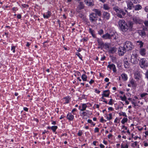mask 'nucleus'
Masks as SVG:
<instances>
[{
	"instance_id": "nucleus-1",
	"label": "nucleus",
	"mask_w": 148,
	"mask_h": 148,
	"mask_svg": "<svg viewBox=\"0 0 148 148\" xmlns=\"http://www.w3.org/2000/svg\"><path fill=\"white\" fill-rule=\"evenodd\" d=\"M118 23L121 29L123 32L127 31L128 29L131 30L133 25L132 22L129 21L126 23L123 20H119Z\"/></svg>"
},
{
	"instance_id": "nucleus-2",
	"label": "nucleus",
	"mask_w": 148,
	"mask_h": 148,
	"mask_svg": "<svg viewBox=\"0 0 148 148\" xmlns=\"http://www.w3.org/2000/svg\"><path fill=\"white\" fill-rule=\"evenodd\" d=\"M128 9L131 10L134 7L133 3L136 4L138 2V0H126Z\"/></svg>"
},
{
	"instance_id": "nucleus-3",
	"label": "nucleus",
	"mask_w": 148,
	"mask_h": 148,
	"mask_svg": "<svg viewBox=\"0 0 148 148\" xmlns=\"http://www.w3.org/2000/svg\"><path fill=\"white\" fill-rule=\"evenodd\" d=\"M124 47L127 51H129L134 48V46L131 42L126 41L124 44Z\"/></svg>"
},
{
	"instance_id": "nucleus-4",
	"label": "nucleus",
	"mask_w": 148,
	"mask_h": 148,
	"mask_svg": "<svg viewBox=\"0 0 148 148\" xmlns=\"http://www.w3.org/2000/svg\"><path fill=\"white\" fill-rule=\"evenodd\" d=\"M137 54L135 52H133V53L131 56V62L134 64L137 63L139 60Z\"/></svg>"
},
{
	"instance_id": "nucleus-5",
	"label": "nucleus",
	"mask_w": 148,
	"mask_h": 148,
	"mask_svg": "<svg viewBox=\"0 0 148 148\" xmlns=\"http://www.w3.org/2000/svg\"><path fill=\"white\" fill-rule=\"evenodd\" d=\"M139 65L142 68H144L145 67L148 66L147 62L145 58L141 59L139 61Z\"/></svg>"
},
{
	"instance_id": "nucleus-6",
	"label": "nucleus",
	"mask_w": 148,
	"mask_h": 148,
	"mask_svg": "<svg viewBox=\"0 0 148 148\" xmlns=\"http://www.w3.org/2000/svg\"><path fill=\"white\" fill-rule=\"evenodd\" d=\"M113 9L117 14L118 13H121L123 16H124L125 14V13L124 12L123 9L119 8L118 7L115 6L113 8Z\"/></svg>"
},
{
	"instance_id": "nucleus-7",
	"label": "nucleus",
	"mask_w": 148,
	"mask_h": 148,
	"mask_svg": "<svg viewBox=\"0 0 148 148\" xmlns=\"http://www.w3.org/2000/svg\"><path fill=\"white\" fill-rule=\"evenodd\" d=\"M97 18V16L94 13H92L90 14L89 20L92 22L96 21Z\"/></svg>"
},
{
	"instance_id": "nucleus-8",
	"label": "nucleus",
	"mask_w": 148,
	"mask_h": 148,
	"mask_svg": "<svg viewBox=\"0 0 148 148\" xmlns=\"http://www.w3.org/2000/svg\"><path fill=\"white\" fill-rule=\"evenodd\" d=\"M118 52L120 56H122L125 53L127 50L123 47H121L118 49Z\"/></svg>"
},
{
	"instance_id": "nucleus-9",
	"label": "nucleus",
	"mask_w": 148,
	"mask_h": 148,
	"mask_svg": "<svg viewBox=\"0 0 148 148\" xmlns=\"http://www.w3.org/2000/svg\"><path fill=\"white\" fill-rule=\"evenodd\" d=\"M97 41L98 43L99 44V45L100 46V47H101L102 46L105 45L107 48H109V46L108 45V44L106 43L104 44L103 41L101 40H100L99 38H97Z\"/></svg>"
},
{
	"instance_id": "nucleus-10",
	"label": "nucleus",
	"mask_w": 148,
	"mask_h": 148,
	"mask_svg": "<svg viewBox=\"0 0 148 148\" xmlns=\"http://www.w3.org/2000/svg\"><path fill=\"white\" fill-rule=\"evenodd\" d=\"M85 2L88 6H92L94 5L93 0H85Z\"/></svg>"
},
{
	"instance_id": "nucleus-11",
	"label": "nucleus",
	"mask_w": 148,
	"mask_h": 148,
	"mask_svg": "<svg viewBox=\"0 0 148 148\" xmlns=\"http://www.w3.org/2000/svg\"><path fill=\"white\" fill-rule=\"evenodd\" d=\"M108 68H109L110 69H112L113 71L114 72H116V70L115 65L113 64H109L107 66Z\"/></svg>"
},
{
	"instance_id": "nucleus-12",
	"label": "nucleus",
	"mask_w": 148,
	"mask_h": 148,
	"mask_svg": "<svg viewBox=\"0 0 148 148\" xmlns=\"http://www.w3.org/2000/svg\"><path fill=\"white\" fill-rule=\"evenodd\" d=\"M133 20L135 23L141 24L142 23V21L139 19L138 17H134L133 18Z\"/></svg>"
},
{
	"instance_id": "nucleus-13",
	"label": "nucleus",
	"mask_w": 148,
	"mask_h": 148,
	"mask_svg": "<svg viewBox=\"0 0 148 148\" xmlns=\"http://www.w3.org/2000/svg\"><path fill=\"white\" fill-rule=\"evenodd\" d=\"M93 11L95 13V14H96V16L98 15L99 16H101V11L98 9H93Z\"/></svg>"
},
{
	"instance_id": "nucleus-14",
	"label": "nucleus",
	"mask_w": 148,
	"mask_h": 148,
	"mask_svg": "<svg viewBox=\"0 0 148 148\" xmlns=\"http://www.w3.org/2000/svg\"><path fill=\"white\" fill-rule=\"evenodd\" d=\"M110 39H111L112 37H113V38L115 40H116L118 38L117 34L116 32H113L110 34Z\"/></svg>"
},
{
	"instance_id": "nucleus-15",
	"label": "nucleus",
	"mask_w": 148,
	"mask_h": 148,
	"mask_svg": "<svg viewBox=\"0 0 148 148\" xmlns=\"http://www.w3.org/2000/svg\"><path fill=\"white\" fill-rule=\"evenodd\" d=\"M138 33L139 35L141 37L144 38L145 36L146 33L145 31L143 30H139L138 31Z\"/></svg>"
},
{
	"instance_id": "nucleus-16",
	"label": "nucleus",
	"mask_w": 148,
	"mask_h": 148,
	"mask_svg": "<svg viewBox=\"0 0 148 148\" xmlns=\"http://www.w3.org/2000/svg\"><path fill=\"white\" fill-rule=\"evenodd\" d=\"M117 51V49L115 47H111L109 49L108 52L109 53H114Z\"/></svg>"
},
{
	"instance_id": "nucleus-17",
	"label": "nucleus",
	"mask_w": 148,
	"mask_h": 148,
	"mask_svg": "<svg viewBox=\"0 0 148 148\" xmlns=\"http://www.w3.org/2000/svg\"><path fill=\"white\" fill-rule=\"evenodd\" d=\"M102 37L105 39H110V34H109L108 33H107L103 35L102 36Z\"/></svg>"
},
{
	"instance_id": "nucleus-18",
	"label": "nucleus",
	"mask_w": 148,
	"mask_h": 148,
	"mask_svg": "<svg viewBox=\"0 0 148 148\" xmlns=\"http://www.w3.org/2000/svg\"><path fill=\"white\" fill-rule=\"evenodd\" d=\"M110 92L109 90L103 91L102 96H104L105 97H108L110 95Z\"/></svg>"
},
{
	"instance_id": "nucleus-19",
	"label": "nucleus",
	"mask_w": 148,
	"mask_h": 148,
	"mask_svg": "<svg viewBox=\"0 0 148 148\" xmlns=\"http://www.w3.org/2000/svg\"><path fill=\"white\" fill-rule=\"evenodd\" d=\"M89 32L90 33L92 36L94 38H95L96 37V35L95 34V31L94 30H93L91 28H89Z\"/></svg>"
},
{
	"instance_id": "nucleus-20",
	"label": "nucleus",
	"mask_w": 148,
	"mask_h": 148,
	"mask_svg": "<svg viewBox=\"0 0 148 148\" xmlns=\"http://www.w3.org/2000/svg\"><path fill=\"white\" fill-rule=\"evenodd\" d=\"M67 118L69 121L72 120L74 118V116L71 113L69 114L67 116Z\"/></svg>"
},
{
	"instance_id": "nucleus-21",
	"label": "nucleus",
	"mask_w": 148,
	"mask_h": 148,
	"mask_svg": "<svg viewBox=\"0 0 148 148\" xmlns=\"http://www.w3.org/2000/svg\"><path fill=\"white\" fill-rule=\"evenodd\" d=\"M103 16L107 20H108L110 18V14L107 12H104L103 13Z\"/></svg>"
},
{
	"instance_id": "nucleus-22",
	"label": "nucleus",
	"mask_w": 148,
	"mask_h": 148,
	"mask_svg": "<svg viewBox=\"0 0 148 148\" xmlns=\"http://www.w3.org/2000/svg\"><path fill=\"white\" fill-rule=\"evenodd\" d=\"M51 13L50 12L48 11L47 12L44 14L43 16L45 18H48L51 15Z\"/></svg>"
},
{
	"instance_id": "nucleus-23",
	"label": "nucleus",
	"mask_w": 148,
	"mask_h": 148,
	"mask_svg": "<svg viewBox=\"0 0 148 148\" xmlns=\"http://www.w3.org/2000/svg\"><path fill=\"white\" fill-rule=\"evenodd\" d=\"M146 50L144 48L141 49L140 51V53L142 56H144L146 53Z\"/></svg>"
},
{
	"instance_id": "nucleus-24",
	"label": "nucleus",
	"mask_w": 148,
	"mask_h": 148,
	"mask_svg": "<svg viewBox=\"0 0 148 148\" xmlns=\"http://www.w3.org/2000/svg\"><path fill=\"white\" fill-rule=\"evenodd\" d=\"M133 8H134V9L135 10H137L141 9L142 7L140 5L138 4L136 5L135 6H134Z\"/></svg>"
},
{
	"instance_id": "nucleus-25",
	"label": "nucleus",
	"mask_w": 148,
	"mask_h": 148,
	"mask_svg": "<svg viewBox=\"0 0 148 148\" xmlns=\"http://www.w3.org/2000/svg\"><path fill=\"white\" fill-rule=\"evenodd\" d=\"M136 43L139 46L140 48L143 47L144 43L142 41H136Z\"/></svg>"
},
{
	"instance_id": "nucleus-26",
	"label": "nucleus",
	"mask_w": 148,
	"mask_h": 148,
	"mask_svg": "<svg viewBox=\"0 0 148 148\" xmlns=\"http://www.w3.org/2000/svg\"><path fill=\"white\" fill-rule=\"evenodd\" d=\"M124 66L126 68H128L129 67V63L128 61L126 59L124 60Z\"/></svg>"
},
{
	"instance_id": "nucleus-27",
	"label": "nucleus",
	"mask_w": 148,
	"mask_h": 148,
	"mask_svg": "<svg viewBox=\"0 0 148 148\" xmlns=\"http://www.w3.org/2000/svg\"><path fill=\"white\" fill-rule=\"evenodd\" d=\"M130 83L132 84V86L133 87H135L137 85V84L134 81V80L132 79L130 81Z\"/></svg>"
},
{
	"instance_id": "nucleus-28",
	"label": "nucleus",
	"mask_w": 148,
	"mask_h": 148,
	"mask_svg": "<svg viewBox=\"0 0 148 148\" xmlns=\"http://www.w3.org/2000/svg\"><path fill=\"white\" fill-rule=\"evenodd\" d=\"M87 107L86 105L85 104H83L82 105V108L80 109V108L81 107L80 106H79V109L81 111H83L84 110H86V109Z\"/></svg>"
},
{
	"instance_id": "nucleus-29",
	"label": "nucleus",
	"mask_w": 148,
	"mask_h": 148,
	"mask_svg": "<svg viewBox=\"0 0 148 148\" xmlns=\"http://www.w3.org/2000/svg\"><path fill=\"white\" fill-rule=\"evenodd\" d=\"M121 76L122 79H123L125 81L127 79V77L126 74L123 73L121 75Z\"/></svg>"
},
{
	"instance_id": "nucleus-30",
	"label": "nucleus",
	"mask_w": 148,
	"mask_h": 148,
	"mask_svg": "<svg viewBox=\"0 0 148 148\" xmlns=\"http://www.w3.org/2000/svg\"><path fill=\"white\" fill-rule=\"evenodd\" d=\"M87 76L85 74L83 75L82 76V78L83 81H86L87 80Z\"/></svg>"
},
{
	"instance_id": "nucleus-31",
	"label": "nucleus",
	"mask_w": 148,
	"mask_h": 148,
	"mask_svg": "<svg viewBox=\"0 0 148 148\" xmlns=\"http://www.w3.org/2000/svg\"><path fill=\"white\" fill-rule=\"evenodd\" d=\"M103 8L106 10H109L110 8L107 4H104L103 6Z\"/></svg>"
},
{
	"instance_id": "nucleus-32",
	"label": "nucleus",
	"mask_w": 148,
	"mask_h": 148,
	"mask_svg": "<svg viewBox=\"0 0 148 148\" xmlns=\"http://www.w3.org/2000/svg\"><path fill=\"white\" fill-rule=\"evenodd\" d=\"M79 7L80 9L83 8L84 7V4L82 2H80L79 3Z\"/></svg>"
},
{
	"instance_id": "nucleus-33",
	"label": "nucleus",
	"mask_w": 148,
	"mask_h": 148,
	"mask_svg": "<svg viewBox=\"0 0 148 148\" xmlns=\"http://www.w3.org/2000/svg\"><path fill=\"white\" fill-rule=\"evenodd\" d=\"M127 118H123V119L121 121V123L124 124L125 123L127 122Z\"/></svg>"
},
{
	"instance_id": "nucleus-34",
	"label": "nucleus",
	"mask_w": 148,
	"mask_h": 148,
	"mask_svg": "<svg viewBox=\"0 0 148 148\" xmlns=\"http://www.w3.org/2000/svg\"><path fill=\"white\" fill-rule=\"evenodd\" d=\"M70 98L69 97H65V103H68L70 101Z\"/></svg>"
},
{
	"instance_id": "nucleus-35",
	"label": "nucleus",
	"mask_w": 148,
	"mask_h": 148,
	"mask_svg": "<svg viewBox=\"0 0 148 148\" xmlns=\"http://www.w3.org/2000/svg\"><path fill=\"white\" fill-rule=\"evenodd\" d=\"M57 128V127L56 126H53L51 127V129L53 132H55Z\"/></svg>"
},
{
	"instance_id": "nucleus-36",
	"label": "nucleus",
	"mask_w": 148,
	"mask_h": 148,
	"mask_svg": "<svg viewBox=\"0 0 148 148\" xmlns=\"http://www.w3.org/2000/svg\"><path fill=\"white\" fill-rule=\"evenodd\" d=\"M119 115L120 116H121V115H122L123 116H125L126 117H127V115H126V113H125V112H120V113H119Z\"/></svg>"
},
{
	"instance_id": "nucleus-37",
	"label": "nucleus",
	"mask_w": 148,
	"mask_h": 148,
	"mask_svg": "<svg viewBox=\"0 0 148 148\" xmlns=\"http://www.w3.org/2000/svg\"><path fill=\"white\" fill-rule=\"evenodd\" d=\"M148 95V94L147 93H143V94H141L140 95V96L141 97H145V96H146Z\"/></svg>"
},
{
	"instance_id": "nucleus-38",
	"label": "nucleus",
	"mask_w": 148,
	"mask_h": 148,
	"mask_svg": "<svg viewBox=\"0 0 148 148\" xmlns=\"http://www.w3.org/2000/svg\"><path fill=\"white\" fill-rule=\"evenodd\" d=\"M98 33L99 34H102L103 33V31L102 29H100L98 31Z\"/></svg>"
},
{
	"instance_id": "nucleus-39",
	"label": "nucleus",
	"mask_w": 148,
	"mask_h": 148,
	"mask_svg": "<svg viewBox=\"0 0 148 148\" xmlns=\"http://www.w3.org/2000/svg\"><path fill=\"white\" fill-rule=\"evenodd\" d=\"M108 115L109 116V117H107V118L108 120H110L112 118V114L110 113Z\"/></svg>"
},
{
	"instance_id": "nucleus-40",
	"label": "nucleus",
	"mask_w": 148,
	"mask_h": 148,
	"mask_svg": "<svg viewBox=\"0 0 148 148\" xmlns=\"http://www.w3.org/2000/svg\"><path fill=\"white\" fill-rule=\"evenodd\" d=\"M76 55H77L81 59H82V56L81 55L80 53L78 52H77L76 54Z\"/></svg>"
},
{
	"instance_id": "nucleus-41",
	"label": "nucleus",
	"mask_w": 148,
	"mask_h": 148,
	"mask_svg": "<svg viewBox=\"0 0 148 148\" xmlns=\"http://www.w3.org/2000/svg\"><path fill=\"white\" fill-rule=\"evenodd\" d=\"M112 101H113L112 99H110V101H109V102H108V104L110 105H112L113 104Z\"/></svg>"
},
{
	"instance_id": "nucleus-42",
	"label": "nucleus",
	"mask_w": 148,
	"mask_h": 148,
	"mask_svg": "<svg viewBox=\"0 0 148 148\" xmlns=\"http://www.w3.org/2000/svg\"><path fill=\"white\" fill-rule=\"evenodd\" d=\"M121 13H117V16L121 18H123V16L122 15L120 14Z\"/></svg>"
},
{
	"instance_id": "nucleus-43",
	"label": "nucleus",
	"mask_w": 148,
	"mask_h": 148,
	"mask_svg": "<svg viewBox=\"0 0 148 148\" xmlns=\"http://www.w3.org/2000/svg\"><path fill=\"white\" fill-rule=\"evenodd\" d=\"M121 100L123 101H125L127 99L126 97L124 96L123 97H121Z\"/></svg>"
},
{
	"instance_id": "nucleus-44",
	"label": "nucleus",
	"mask_w": 148,
	"mask_h": 148,
	"mask_svg": "<svg viewBox=\"0 0 148 148\" xmlns=\"http://www.w3.org/2000/svg\"><path fill=\"white\" fill-rule=\"evenodd\" d=\"M144 24L146 26L148 27V21H145L144 22Z\"/></svg>"
},
{
	"instance_id": "nucleus-45",
	"label": "nucleus",
	"mask_w": 148,
	"mask_h": 148,
	"mask_svg": "<svg viewBox=\"0 0 148 148\" xmlns=\"http://www.w3.org/2000/svg\"><path fill=\"white\" fill-rule=\"evenodd\" d=\"M15 46H12V47L11 50H12L13 51V53H14L15 52Z\"/></svg>"
},
{
	"instance_id": "nucleus-46",
	"label": "nucleus",
	"mask_w": 148,
	"mask_h": 148,
	"mask_svg": "<svg viewBox=\"0 0 148 148\" xmlns=\"http://www.w3.org/2000/svg\"><path fill=\"white\" fill-rule=\"evenodd\" d=\"M99 132V128L97 127H96L95 129V132Z\"/></svg>"
},
{
	"instance_id": "nucleus-47",
	"label": "nucleus",
	"mask_w": 148,
	"mask_h": 148,
	"mask_svg": "<svg viewBox=\"0 0 148 148\" xmlns=\"http://www.w3.org/2000/svg\"><path fill=\"white\" fill-rule=\"evenodd\" d=\"M121 148H128V146L127 144H126L125 146L124 147H123V146L121 145Z\"/></svg>"
},
{
	"instance_id": "nucleus-48",
	"label": "nucleus",
	"mask_w": 148,
	"mask_h": 148,
	"mask_svg": "<svg viewBox=\"0 0 148 148\" xmlns=\"http://www.w3.org/2000/svg\"><path fill=\"white\" fill-rule=\"evenodd\" d=\"M77 134L78 135V136H81L82 134V132H79L78 133H77Z\"/></svg>"
},
{
	"instance_id": "nucleus-49",
	"label": "nucleus",
	"mask_w": 148,
	"mask_h": 148,
	"mask_svg": "<svg viewBox=\"0 0 148 148\" xmlns=\"http://www.w3.org/2000/svg\"><path fill=\"white\" fill-rule=\"evenodd\" d=\"M145 10L146 12H148V7H145Z\"/></svg>"
},
{
	"instance_id": "nucleus-50",
	"label": "nucleus",
	"mask_w": 148,
	"mask_h": 148,
	"mask_svg": "<svg viewBox=\"0 0 148 148\" xmlns=\"http://www.w3.org/2000/svg\"><path fill=\"white\" fill-rule=\"evenodd\" d=\"M22 5L24 8H28V5H27L24 4V5Z\"/></svg>"
},
{
	"instance_id": "nucleus-51",
	"label": "nucleus",
	"mask_w": 148,
	"mask_h": 148,
	"mask_svg": "<svg viewBox=\"0 0 148 148\" xmlns=\"http://www.w3.org/2000/svg\"><path fill=\"white\" fill-rule=\"evenodd\" d=\"M88 123H93L92 120H90V119H88Z\"/></svg>"
},
{
	"instance_id": "nucleus-52",
	"label": "nucleus",
	"mask_w": 148,
	"mask_h": 148,
	"mask_svg": "<svg viewBox=\"0 0 148 148\" xmlns=\"http://www.w3.org/2000/svg\"><path fill=\"white\" fill-rule=\"evenodd\" d=\"M94 80L92 79H91L90 81L89 82V83L90 84H91L92 83L94 82Z\"/></svg>"
},
{
	"instance_id": "nucleus-53",
	"label": "nucleus",
	"mask_w": 148,
	"mask_h": 148,
	"mask_svg": "<svg viewBox=\"0 0 148 148\" xmlns=\"http://www.w3.org/2000/svg\"><path fill=\"white\" fill-rule=\"evenodd\" d=\"M17 18L18 19H20L21 18V15L20 14H18L17 15Z\"/></svg>"
},
{
	"instance_id": "nucleus-54",
	"label": "nucleus",
	"mask_w": 148,
	"mask_h": 148,
	"mask_svg": "<svg viewBox=\"0 0 148 148\" xmlns=\"http://www.w3.org/2000/svg\"><path fill=\"white\" fill-rule=\"evenodd\" d=\"M105 58H106L105 56H104L103 57L101 58V61L103 60H104L105 59Z\"/></svg>"
},
{
	"instance_id": "nucleus-55",
	"label": "nucleus",
	"mask_w": 148,
	"mask_h": 148,
	"mask_svg": "<svg viewBox=\"0 0 148 148\" xmlns=\"http://www.w3.org/2000/svg\"><path fill=\"white\" fill-rule=\"evenodd\" d=\"M99 146L101 148H104V146L102 144H100Z\"/></svg>"
},
{
	"instance_id": "nucleus-56",
	"label": "nucleus",
	"mask_w": 148,
	"mask_h": 148,
	"mask_svg": "<svg viewBox=\"0 0 148 148\" xmlns=\"http://www.w3.org/2000/svg\"><path fill=\"white\" fill-rule=\"evenodd\" d=\"M109 79L108 78H106L105 79V81L106 82H108L109 81Z\"/></svg>"
},
{
	"instance_id": "nucleus-57",
	"label": "nucleus",
	"mask_w": 148,
	"mask_h": 148,
	"mask_svg": "<svg viewBox=\"0 0 148 148\" xmlns=\"http://www.w3.org/2000/svg\"><path fill=\"white\" fill-rule=\"evenodd\" d=\"M146 77L148 79V71L146 72Z\"/></svg>"
},
{
	"instance_id": "nucleus-58",
	"label": "nucleus",
	"mask_w": 148,
	"mask_h": 148,
	"mask_svg": "<svg viewBox=\"0 0 148 148\" xmlns=\"http://www.w3.org/2000/svg\"><path fill=\"white\" fill-rule=\"evenodd\" d=\"M95 91L98 94H99L100 92V91L97 90V89H95Z\"/></svg>"
},
{
	"instance_id": "nucleus-59",
	"label": "nucleus",
	"mask_w": 148,
	"mask_h": 148,
	"mask_svg": "<svg viewBox=\"0 0 148 148\" xmlns=\"http://www.w3.org/2000/svg\"><path fill=\"white\" fill-rule=\"evenodd\" d=\"M133 138L135 140H136L138 138H139L140 139V138L138 137V136H135L134 137H133Z\"/></svg>"
},
{
	"instance_id": "nucleus-60",
	"label": "nucleus",
	"mask_w": 148,
	"mask_h": 148,
	"mask_svg": "<svg viewBox=\"0 0 148 148\" xmlns=\"http://www.w3.org/2000/svg\"><path fill=\"white\" fill-rule=\"evenodd\" d=\"M24 110L26 111H27L28 110V109L27 108L25 107L23 108Z\"/></svg>"
},
{
	"instance_id": "nucleus-61",
	"label": "nucleus",
	"mask_w": 148,
	"mask_h": 148,
	"mask_svg": "<svg viewBox=\"0 0 148 148\" xmlns=\"http://www.w3.org/2000/svg\"><path fill=\"white\" fill-rule=\"evenodd\" d=\"M138 142L137 141H135L134 143V146H136L137 145Z\"/></svg>"
},
{
	"instance_id": "nucleus-62",
	"label": "nucleus",
	"mask_w": 148,
	"mask_h": 148,
	"mask_svg": "<svg viewBox=\"0 0 148 148\" xmlns=\"http://www.w3.org/2000/svg\"><path fill=\"white\" fill-rule=\"evenodd\" d=\"M82 114L84 116H86V112H83L82 113Z\"/></svg>"
},
{
	"instance_id": "nucleus-63",
	"label": "nucleus",
	"mask_w": 148,
	"mask_h": 148,
	"mask_svg": "<svg viewBox=\"0 0 148 148\" xmlns=\"http://www.w3.org/2000/svg\"><path fill=\"white\" fill-rule=\"evenodd\" d=\"M104 121L103 119V117H102L101 118V120H100V122H102L103 123V121Z\"/></svg>"
},
{
	"instance_id": "nucleus-64",
	"label": "nucleus",
	"mask_w": 148,
	"mask_h": 148,
	"mask_svg": "<svg viewBox=\"0 0 148 148\" xmlns=\"http://www.w3.org/2000/svg\"><path fill=\"white\" fill-rule=\"evenodd\" d=\"M112 134H110L108 135V137L110 138L112 137Z\"/></svg>"
}]
</instances>
